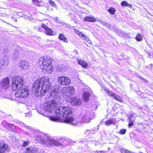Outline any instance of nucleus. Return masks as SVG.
<instances>
[{"instance_id": "obj_1", "label": "nucleus", "mask_w": 153, "mask_h": 153, "mask_svg": "<svg viewBox=\"0 0 153 153\" xmlns=\"http://www.w3.org/2000/svg\"><path fill=\"white\" fill-rule=\"evenodd\" d=\"M56 116L50 117L51 120L55 122H59L61 119L65 123L75 126L78 122L74 117L71 108L69 107H60L55 111Z\"/></svg>"}, {"instance_id": "obj_2", "label": "nucleus", "mask_w": 153, "mask_h": 153, "mask_svg": "<svg viewBox=\"0 0 153 153\" xmlns=\"http://www.w3.org/2000/svg\"><path fill=\"white\" fill-rule=\"evenodd\" d=\"M51 86L48 77H42L36 80L32 85L33 90L38 96L45 95Z\"/></svg>"}, {"instance_id": "obj_3", "label": "nucleus", "mask_w": 153, "mask_h": 153, "mask_svg": "<svg viewBox=\"0 0 153 153\" xmlns=\"http://www.w3.org/2000/svg\"><path fill=\"white\" fill-rule=\"evenodd\" d=\"M51 97L53 98L48 102L45 104L44 109L45 111L52 112L53 111L56 107H58L60 105V94L57 90L53 91L51 93Z\"/></svg>"}, {"instance_id": "obj_4", "label": "nucleus", "mask_w": 153, "mask_h": 153, "mask_svg": "<svg viewBox=\"0 0 153 153\" xmlns=\"http://www.w3.org/2000/svg\"><path fill=\"white\" fill-rule=\"evenodd\" d=\"M52 62V59L50 57L45 56L40 58L39 63L43 73L49 74L52 72L53 71Z\"/></svg>"}, {"instance_id": "obj_5", "label": "nucleus", "mask_w": 153, "mask_h": 153, "mask_svg": "<svg viewBox=\"0 0 153 153\" xmlns=\"http://www.w3.org/2000/svg\"><path fill=\"white\" fill-rule=\"evenodd\" d=\"M11 82L12 89L14 91L22 87L24 84L22 79L19 76L13 77Z\"/></svg>"}, {"instance_id": "obj_6", "label": "nucleus", "mask_w": 153, "mask_h": 153, "mask_svg": "<svg viewBox=\"0 0 153 153\" xmlns=\"http://www.w3.org/2000/svg\"><path fill=\"white\" fill-rule=\"evenodd\" d=\"M10 86L8 77L3 78L0 81V91H4L9 89Z\"/></svg>"}, {"instance_id": "obj_7", "label": "nucleus", "mask_w": 153, "mask_h": 153, "mask_svg": "<svg viewBox=\"0 0 153 153\" xmlns=\"http://www.w3.org/2000/svg\"><path fill=\"white\" fill-rule=\"evenodd\" d=\"M29 91L26 88L20 89L18 90L15 94V96L17 97L26 98L29 95Z\"/></svg>"}, {"instance_id": "obj_8", "label": "nucleus", "mask_w": 153, "mask_h": 153, "mask_svg": "<svg viewBox=\"0 0 153 153\" xmlns=\"http://www.w3.org/2000/svg\"><path fill=\"white\" fill-rule=\"evenodd\" d=\"M104 89L105 92L107 93L108 95L113 97L116 100L120 102L122 101L123 99L122 98L119 96L118 94L114 93L112 91L106 88L105 87H104Z\"/></svg>"}, {"instance_id": "obj_9", "label": "nucleus", "mask_w": 153, "mask_h": 153, "mask_svg": "<svg viewBox=\"0 0 153 153\" xmlns=\"http://www.w3.org/2000/svg\"><path fill=\"white\" fill-rule=\"evenodd\" d=\"M59 83L62 85H67L71 82L69 78L65 76H60L58 78Z\"/></svg>"}, {"instance_id": "obj_10", "label": "nucleus", "mask_w": 153, "mask_h": 153, "mask_svg": "<svg viewBox=\"0 0 153 153\" xmlns=\"http://www.w3.org/2000/svg\"><path fill=\"white\" fill-rule=\"evenodd\" d=\"M10 149L4 142L0 141V153H6L9 152Z\"/></svg>"}, {"instance_id": "obj_11", "label": "nucleus", "mask_w": 153, "mask_h": 153, "mask_svg": "<svg viewBox=\"0 0 153 153\" xmlns=\"http://www.w3.org/2000/svg\"><path fill=\"white\" fill-rule=\"evenodd\" d=\"M90 114L89 112H85L82 115L81 119L82 122L84 123H88L91 119L90 118Z\"/></svg>"}, {"instance_id": "obj_12", "label": "nucleus", "mask_w": 153, "mask_h": 153, "mask_svg": "<svg viewBox=\"0 0 153 153\" xmlns=\"http://www.w3.org/2000/svg\"><path fill=\"white\" fill-rule=\"evenodd\" d=\"M74 88L73 86H67L63 88L62 90L65 91L67 96L69 97L74 92Z\"/></svg>"}, {"instance_id": "obj_13", "label": "nucleus", "mask_w": 153, "mask_h": 153, "mask_svg": "<svg viewBox=\"0 0 153 153\" xmlns=\"http://www.w3.org/2000/svg\"><path fill=\"white\" fill-rule=\"evenodd\" d=\"M28 63L25 60H22L19 63V67L21 70H25L28 67Z\"/></svg>"}, {"instance_id": "obj_14", "label": "nucleus", "mask_w": 153, "mask_h": 153, "mask_svg": "<svg viewBox=\"0 0 153 153\" xmlns=\"http://www.w3.org/2000/svg\"><path fill=\"white\" fill-rule=\"evenodd\" d=\"M68 69V68L65 65L62 64L58 65L56 68L57 70L62 73H64Z\"/></svg>"}, {"instance_id": "obj_15", "label": "nucleus", "mask_w": 153, "mask_h": 153, "mask_svg": "<svg viewBox=\"0 0 153 153\" xmlns=\"http://www.w3.org/2000/svg\"><path fill=\"white\" fill-rule=\"evenodd\" d=\"M42 26L44 27V29L46 31V33L48 35H52L53 34V31L51 28H49L45 24H42Z\"/></svg>"}, {"instance_id": "obj_16", "label": "nucleus", "mask_w": 153, "mask_h": 153, "mask_svg": "<svg viewBox=\"0 0 153 153\" xmlns=\"http://www.w3.org/2000/svg\"><path fill=\"white\" fill-rule=\"evenodd\" d=\"M19 47H18L17 49L14 51L13 56L12 57V59L13 60H16L19 56Z\"/></svg>"}, {"instance_id": "obj_17", "label": "nucleus", "mask_w": 153, "mask_h": 153, "mask_svg": "<svg viewBox=\"0 0 153 153\" xmlns=\"http://www.w3.org/2000/svg\"><path fill=\"white\" fill-rule=\"evenodd\" d=\"M71 103L72 105H77L81 104V102L80 100L75 97L71 99Z\"/></svg>"}, {"instance_id": "obj_18", "label": "nucleus", "mask_w": 153, "mask_h": 153, "mask_svg": "<svg viewBox=\"0 0 153 153\" xmlns=\"http://www.w3.org/2000/svg\"><path fill=\"white\" fill-rule=\"evenodd\" d=\"M8 64V58L7 56H4L0 60V64L1 65H7Z\"/></svg>"}, {"instance_id": "obj_19", "label": "nucleus", "mask_w": 153, "mask_h": 153, "mask_svg": "<svg viewBox=\"0 0 153 153\" xmlns=\"http://www.w3.org/2000/svg\"><path fill=\"white\" fill-rule=\"evenodd\" d=\"M118 122V121L116 120L115 119H111L105 121V124L107 125V126H108L112 124L115 125Z\"/></svg>"}, {"instance_id": "obj_20", "label": "nucleus", "mask_w": 153, "mask_h": 153, "mask_svg": "<svg viewBox=\"0 0 153 153\" xmlns=\"http://www.w3.org/2000/svg\"><path fill=\"white\" fill-rule=\"evenodd\" d=\"M37 148L36 147L28 148L26 149V153H34L37 151Z\"/></svg>"}, {"instance_id": "obj_21", "label": "nucleus", "mask_w": 153, "mask_h": 153, "mask_svg": "<svg viewBox=\"0 0 153 153\" xmlns=\"http://www.w3.org/2000/svg\"><path fill=\"white\" fill-rule=\"evenodd\" d=\"M58 38L59 40L63 41L64 42H68L67 38L63 33H60L59 35Z\"/></svg>"}, {"instance_id": "obj_22", "label": "nucleus", "mask_w": 153, "mask_h": 153, "mask_svg": "<svg viewBox=\"0 0 153 153\" xmlns=\"http://www.w3.org/2000/svg\"><path fill=\"white\" fill-rule=\"evenodd\" d=\"M90 95V94L88 92H84L83 94V97L85 101H88Z\"/></svg>"}, {"instance_id": "obj_23", "label": "nucleus", "mask_w": 153, "mask_h": 153, "mask_svg": "<svg viewBox=\"0 0 153 153\" xmlns=\"http://www.w3.org/2000/svg\"><path fill=\"white\" fill-rule=\"evenodd\" d=\"M84 20L88 22H95L96 19L92 17L87 16L85 18Z\"/></svg>"}, {"instance_id": "obj_24", "label": "nucleus", "mask_w": 153, "mask_h": 153, "mask_svg": "<svg viewBox=\"0 0 153 153\" xmlns=\"http://www.w3.org/2000/svg\"><path fill=\"white\" fill-rule=\"evenodd\" d=\"M78 63L83 67H86L87 66V63L83 60L77 59Z\"/></svg>"}, {"instance_id": "obj_25", "label": "nucleus", "mask_w": 153, "mask_h": 153, "mask_svg": "<svg viewBox=\"0 0 153 153\" xmlns=\"http://www.w3.org/2000/svg\"><path fill=\"white\" fill-rule=\"evenodd\" d=\"M14 126L13 124L9 123H7L5 124L4 126L7 129L11 130L13 129V127Z\"/></svg>"}, {"instance_id": "obj_26", "label": "nucleus", "mask_w": 153, "mask_h": 153, "mask_svg": "<svg viewBox=\"0 0 153 153\" xmlns=\"http://www.w3.org/2000/svg\"><path fill=\"white\" fill-rule=\"evenodd\" d=\"M122 6H126L128 7L131 8L132 5L131 4L128 3L126 1H123L121 2L120 4Z\"/></svg>"}, {"instance_id": "obj_27", "label": "nucleus", "mask_w": 153, "mask_h": 153, "mask_svg": "<svg viewBox=\"0 0 153 153\" xmlns=\"http://www.w3.org/2000/svg\"><path fill=\"white\" fill-rule=\"evenodd\" d=\"M74 30V32L79 36L81 37H83L84 38H85V35L83 34L82 32L78 30V29H75Z\"/></svg>"}, {"instance_id": "obj_28", "label": "nucleus", "mask_w": 153, "mask_h": 153, "mask_svg": "<svg viewBox=\"0 0 153 153\" xmlns=\"http://www.w3.org/2000/svg\"><path fill=\"white\" fill-rule=\"evenodd\" d=\"M136 39L138 41H141L142 40V37L140 34H138L137 35Z\"/></svg>"}, {"instance_id": "obj_29", "label": "nucleus", "mask_w": 153, "mask_h": 153, "mask_svg": "<svg viewBox=\"0 0 153 153\" xmlns=\"http://www.w3.org/2000/svg\"><path fill=\"white\" fill-rule=\"evenodd\" d=\"M108 11L111 14L114 15L115 13V10L113 7H111L108 9Z\"/></svg>"}, {"instance_id": "obj_30", "label": "nucleus", "mask_w": 153, "mask_h": 153, "mask_svg": "<svg viewBox=\"0 0 153 153\" xmlns=\"http://www.w3.org/2000/svg\"><path fill=\"white\" fill-rule=\"evenodd\" d=\"M100 22L102 25L105 26L107 28H109L110 27V24L109 23L103 21H101Z\"/></svg>"}, {"instance_id": "obj_31", "label": "nucleus", "mask_w": 153, "mask_h": 153, "mask_svg": "<svg viewBox=\"0 0 153 153\" xmlns=\"http://www.w3.org/2000/svg\"><path fill=\"white\" fill-rule=\"evenodd\" d=\"M50 143L51 144H52L53 145H54L56 146H59L60 145V143H59L57 141H55V140H51L50 141Z\"/></svg>"}, {"instance_id": "obj_32", "label": "nucleus", "mask_w": 153, "mask_h": 153, "mask_svg": "<svg viewBox=\"0 0 153 153\" xmlns=\"http://www.w3.org/2000/svg\"><path fill=\"white\" fill-rule=\"evenodd\" d=\"M22 141H23V143L22 145V146L23 147H25L27 146L28 144L30 143V142L28 140H27V141H23L22 140Z\"/></svg>"}, {"instance_id": "obj_33", "label": "nucleus", "mask_w": 153, "mask_h": 153, "mask_svg": "<svg viewBox=\"0 0 153 153\" xmlns=\"http://www.w3.org/2000/svg\"><path fill=\"white\" fill-rule=\"evenodd\" d=\"M49 4L54 7H56V4L55 2L52 0H49Z\"/></svg>"}, {"instance_id": "obj_34", "label": "nucleus", "mask_w": 153, "mask_h": 153, "mask_svg": "<svg viewBox=\"0 0 153 153\" xmlns=\"http://www.w3.org/2000/svg\"><path fill=\"white\" fill-rule=\"evenodd\" d=\"M126 132V129H121L119 132V134H124Z\"/></svg>"}, {"instance_id": "obj_35", "label": "nucleus", "mask_w": 153, "mask_h": 153, "mask_svg": "<svg viewBox=\"0 0 153 153\" xmlns=\"http://www.w3.org/2000/svg\"><path fill=\"white\" fill-rule=\"evenodd\" d=\"M121 152L122 153H134V152H131L128 150L124 149H121Z\"/></svg>"}, {"instance_id": "obj_36", "label": "nucleus", "mask_w": 153, "mask_h": 153, "mask_svg": "<svg viewBox=\"0 0 153 153\" xmlns=\"http://www.w3.org/2000/svg\"><path fill=\"white\" fill-rule=\"evenodd\" d=\"M32 2L33 4L36 6H39V0H32Z\"/></svg>"}, {"instance_id": "obj_37", "label": "nucleus", "mask_w": 153, "mask_h": 153, "mask_svg": "<svg viewBox=\"0 0 153 153\" xmlns=\"http://www.w3.org/2000/svg\"><path fill=\"white\" fill-rule=\"evenodd\" d=\"M85 134L87 135H88L91 134L90 130L87 129L85 132Z\"/></svg>"}, {"instance_id": "obj_38", "label": "nucleus", "mask_w": 153, "mask_h": 153, "mask_svg": "<svg viewBox=\"0 0 153 153\" xmlns=\"http://www.w3.org/2000/svg\"><path fill=\"white\" fill-rule=\"evenodd\" d=\"M129 121L128 125L129 126H131L133 125V122L132 120H131V118H129Z\"/></svg>"}, {"instance_id": "obj_39", "label": "nucleus", "mask_w": 153, "mask_h": 153, "mask_svg": "<svg viewBox=\"0 0 153 153\" xmlns=\"http://www.w3.org/2000/svg\"><path fill=\"white\" fill-rule=\"evenodd\" d=\"M25 114L26 117H29L31 115V113L30 112H28L27 113H25Z\"/></svg>"}, {"instance_id": "obj_40", "label": "nucleus", "mask_w": 153, "mask_h": 153, "mask_svg": "<svg viewBox=\"0 0 153 153\" xmlns=\"http://www.w3.org/2000/svg\"><path fill=\"white\" fill-rule=\"evenodd\" d=\"M91 134H94L95 133V129H92L90 130Z\"/></svg>"}, {"instance_id": "obj_41", "label": "nucleus", "mask_w": 153, "mask_h": 153, "mask_svg": "<svg viewBox=\"0 0 153 153\" xmlns=\"http://www.w3.org/2000/svg\"><path fill=\"white\" fill-rule=\"evenodd\" d=\"M43 29H44V27H42V26H41V27H40L39 28V31H42L43 30Z\"/></svg>"}, {"instance_id": "obj_42", "label": "nucleus", "mask_w": 153, "mask_h": 153, "mask_svg": "<svg viewBox=\"0 0 153 153\" xmlns=\"http://www.w3.org/2000/svg\"><path fill=\"white\" fill-rule=\"evenodd\" d=\"M141 78V79H142V80H145V82H147V81L146 80H145V79H144L143 78Z\"/></svg>"}, {"instance_id": "obj_43", "label": "nucleus", "mask_w": 153, "mask_h": 153, "mask_svg": "<svg viewBox=\"0 0 153 153\" xmlns=\"http://www.w3.org/2000/svg\"><path fill=\"white\" fill-rule=\"evenodd\" d=\"M150 65L152 66L151 67H152V66H153V64H151Z\"/></svg>"}, {"instance_id": "obj_44", "label": "nucleus", "mask_w": 153, "mask_h": 153, "mask_svg": "<svg viewBox=\"0 0 153 153\" xmlns=\"http://www.w3.org/2000/svg\"><path fill=\"white\" fill-rule=\"evenodd\" d=\"M4 22H5V21H4ZM6 23H7V24H10L9 23H7V22H6Z\"/></svg>"}, {"instance_id": "obj_45", "label": "nucleus", "mask_w": 153, "mask_h": 153, "mask_svg": "<svg viewBox=\"0 0 153 153\" xmlns=\"http://www.w3.org/2000/svg\"><path fill=\"white\" fill-rule=\"evenodd\" d=\"M3 51H5V49H4L3 50Z\"/></svg>"}, {"instance_id": "obj_46", "label": "nucleus", "mask_w": 153, "mask_h": 153, "mask_svg": "<svg viewBox=\"0 0 153 153\" xmlns=\"http://www.w3.org/2000/svg\"><path fill=\"white\" fill-rule=\"evenodd\" d=\"M140 153H143L141 152H140Z\"/></svg>"}]
</instances>
